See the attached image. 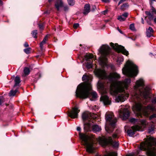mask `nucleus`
<instances>
[{
  "instance_id": "1",
  "label": "nucleus",
  "mask_w": 156,
  "mask_h": 156,
  "mask_svg": "<svg viewBox=\"0 0 156 156\" xmlns=\"http://www.w3.org/2000/svg\"><path fill=\"white\" fill-rule=\"evenodd\" d=\"M94 72L98 77L102 79H106L109 81L110 92L111 95L116 96L118 93H122L116 97V101L123 102L128 98L129 94L125 90L127 89L131 82L130 78L126 79L124 81H117L116 80L119 79L120 76L116 73H111L107 76L105 70L101 69H96Z\"/></svg>"
},
{
  "instance_id": "2",
  "label": "nucleus",
  "mask_w": 156,
  "mask_h": 156,
  "mask_svg": "<svg viewBox=\"0 0 156 156\" xmlns=\"http://www.w3.org/2000/svg\"><path fill=\"white\" fill-rule=\"evenodd\" d=\"M144 81L140 78L136 81L134 87L135 92L132 95V101L135 104L136 110L141 116V112L144 115L148 116L150 114L156 111V108L154 104L156 103V97H154L151 100L152 104L147 107H143L141 98L146 99L148 97L149 88L147 87H144Z\"/></svg>"
},
{
  "instance_id": "3",
  "label": "nucleus",
  "mask_w": 156,
  "mask_h": 156,
  "mask_svg": "<svg viewBox=\"0 0 156 156\" xmlns=\"http://www.w3.org/2000/svg\"><path fill=\"white\" fill-rule=\"evenodd\" d=\"M82 79L83 81H85L78 86L76 92V96L80 98H86L90 96L91 97L90 100H94L97 98L98 95L94 91L90 92L92 90L91 79L86 75H83Z\"/></svg>"
},
{
  "instance_id": "4",
  "label": "nucleus",
  "mask_w": 156,
  "mask_h": 156,
  "mask_svg": "<svg viewBox=\"0 0 156 156\" xmlns=\"http://www.w3.org/2000/svg\"><path fill=\"white\" fill-rule=\"evenodd\" d=\"M140 149L146 151L148 156H156V140L150 137L140 144Z\"/></svg>"
},
{
  "instance_id": "5",
  "label": "nucleus",
  "mask_w": 156,
  "mask_h": 156,
  "mask_svg": "<svg viewBox=\"0 0 156 156\" xmlns=\"http://www.w3.org/2000/svg\"><path fill=\"white\" fill-rule=\"evenodd\" d=\"M121 131L119 129H117L115 133L112 135V138L109 136L106 138L105 136L99 137L98 139V141L100 144L102 146H105L110 144L114 147H118L119 145L118 143L114 140L115 139L118 138L121 133Z\"/></svg>"
},
{
  "instance_id": "6",
  "label": "nucleus",
  "mask_w": 156,
  "mask_h": 156,
  "mask_svg": "<svg viewBox=\"0 0 156 156\" xmlns=\"http://www.w3.org/2000/svg\"><path fill=\"white\" fill-rule=\"evenodd\" d=\"M81 129L80 127L77 128L78 131H80ZM79 136L82 140V144L86 147V151L89 153H94V143L91 137L86 134L81 133L80 132L79 133Z\"/></svg>"
},
{
  "instance_id": "7",
  "label": "nucleus",
  "mask_w": 156,
  "mask_h": 156,
  "mask_svg": "<svg viewBox=\"0 0 156 156\" xmlns=\"http://www.w3.org/2000/svg\"><path fill=\"white\" fill-rule=\"evenodd\" d=\"M123 73L128 76L133 77L138 73L137 67L132 61H128L122 69Z\"/></svg>"
},
{
  "instance_id": "8",
  "label": "nucleus",
  "mask_w": 156,
  "mask_h": 156,
  "mask_svg": "<svg viewBox=\"0 0 156 156\" xmlns=\"http://www.w3.org/2000/svg\"><path fill=\"white\" fill-rule=\"evenodd\" d=\"M105 119L107 122L109 123V125H106L105 130L108 133H111L113 132L115 128L117 119L114 117L113 113L112 112L107 113L105 115Z\"/></svg>"
},
{
  "instance_id": "9",
  "label": "nucleus",
  "mask_w": 156,
  "mask_h": 156,
  "mask_svg": "<svg viewBox=\"0 0 156 156\" xmlns=\"http://www.w3.org/2000/svg\"><path fill=\"white\" fill-rule=\"evenodd\" d=\"M110 51V48L108 45H103L99 49V52L101 54L100 60L102 63H104L107 61Z\"/></svg>"
},
{
  "instance_id": "10",
  "label": "nucleus",
  "mask_w": 156,
  "mask_h": 156,
  "mask_svg": "<svg viewBox=\"0 0 156 156\" xmlns=\"http://www.w3.org/2000/svg\"><path fill=\"white\" fill-rule=\"evenodd\" d=\"M110 45L118 52H121L122 54L126 56L128 55L129 52L125 49L124 47L119 45L117 44H114L112 42L110 43Z\"/></svg>"
},
{
  "instance_id": "11",
  "label": "nucleus",
  "mask_w": 156,
  "mask_h": 156,
  "mask_svg": "<svg viewBox=\"0 0 156 156\" xmlns=\"http://www.w3.org/2000/svg\"><path fill=\"white\" fill-rule=\"evenodd\" d=\"M93 57L94 56L91 54L87 53L85 55L84 58L85 60L87 61H89L86 63V67L87 68L90 69L92 68V64L93 62L92 59Z\"/></svg>"
},
{
  "instance_id": "12",
  "label": "nucleus",
  "mask_w": 156,
  "mask_h": 156,
  "mask_svg": "<svg viewBox=\"0 0 156 156\" xmlns=\"http://www.w3.org/2000/svg\"><path fill=\"white\" fill-rule=\"evenodd\" d=\"M55 6L58 11L59 10L60 8L61 7L64 8V10L65 11H68L69 9L67 5H64L62 0H57L55 4Z\"/></svg>"
},
{
  "instance_id": "13",
  "label": "nucleus",
  "mask_w": 156,
  "mask_h": 156,
  "mask_svg": "<svg viewBox=\"0 0 156 156\" xmlns=\"http://www.w3.org/2000/svg\"><path fill=\"white\" fill-rule=\"evenodd\" d=\"M80 112V110L78 109L76 107L73 108L72 110L68 112V115L69 117L72 119L77 118L78 113Z\"/></svg>"
},
{
  "instance_id": "14",
  "label": "nucleus",
  "mask_w": 156,
  "mask_h": 156,
  "mask_svg": "<svg viewBox=\"0 0 156 156\" xmlns=\"http://www.w3.org/2000/svg\"><path fill=\"white\" fill-rule=\"evenodd\" d=\"M119 114L120 117L123 120H126L128 119L130 115L129 112L127 108H124L120 110Z\"/></svg>"
},
{
  "instance_id": "15",
  "label": "nucleus",
  "mask_w": 156,
  "mask_h": 156,
  "mask_svg": "<svg viewBox=\"0 0 156 156\" xmlns=\"http://www.w3.org/2000/svg\"><path fill=\"white\" fill-rule=\"evenodd\" d=\"M142 130L141 127L137 125L132 126L131 129L128 130L127 133L129 136H132L135 134V132L136 131Z\"/></svg>"
},
{
  "instance_id": "16",
  "label": "nucleus",
  "mask_w": 156,
  "mask_h": 156,
  "mask_svg": "<svg viewBox=\"0 0 156 156\" xmlns=\"http://www.w3.org/2000/svg\"><path fill=\"white\" fill-rule=\"evenodd\" d=\"M129 121L133 123H136L140 122L144 127H145L147 124L146 121L144 120H139L138 119L132 118L130 119Z\"/></svg>"
},
{
  "instance_id": "17",
  "label": "nucleus",
  "mask_w": 156,
  "mask_h": 156,
  "mask_svg": "<svg viewBox=\"0 0 156 156\" xmlns=\"http://www.w3.org/2000/svg\"><path fill=\"white\" fill-rule=\"evenodd\" d=\"M101 100L103 101L105 105H108L111 104V101L108 96L105 95L101 98Z\"/></svg>"
},
{
  "instance_id": "18",
  "label": "nucleus",
  "mask_w": 156,
  "mask_h": 156,
  "mask_svg": "<svg viewBox=\"0 0 156 156\" xmlns=\"http://www.w3.org/2000/svg\"><path fill=\"white\" fill-rule=\"evenodd\" d=\"M91 118H92V117L90 113L84 112L82 115V119L83 121L87 120L90 121Z\"/></svg>"
},
{
  "instance_id": "19",
  "label": "nucleus",
  "mask_w": 156,
  "mask_h": 156,
  "mask_svg": "<svg viewBox=\"0 0 156 156\" xmlns=\"http://www.w3.org/2000/svg\"><path fill=\"white\" fill-rule=\"evenodd\" d=\"M98 88L103 93H105L106 92V89L105 88L104 84L100 81H99L98 83Z\"/></svg>"
},
{
  "instance_id": "20",
  "label": "nucleus",
  "mask_w": 156,
  "mask_h": 156,
  "mask_svg": "<svg viewBox=\"0 0 156 156\" xmlns=\"http://www.w3.org/2000/svg\"><path fill=\"white\" fill-rule=\"evenodd\" d=\"M128 15V13L127 12H125L122 15L119 16L118 17L117 19L120 21H124L127 17Z\"/></svg>"
},
{
  "instance_id": "21",
  "label": "nucleus",
  "mask_w": 156,
  "mask_h": 156,
  "mask_svg": "<svg viewBox=\"0 0 156 156\" xmlns=\"http://www.w3.org/2000/svg\"><path fill=\"white\" fill-rule=\"evenodd\" d=\"M14 81L15 83L14 85V88L16 87H17L19 88L20 86V83L21 82L20 78L18 76H16L14 79Z\"/></svg>"
},
{
  "instance_id": "22",
  "label": "nucleus",
  "mask_w": 156,
  "mask_h": 156,
  "mask_svg": "<svg viewBox=\"0 0 156 156\" xmlns=\"http://www.w3.org/2000/svg\"><path fill=\"white\" fill-rule=\"evenodd\" d=\"M154 31L152 28L149 27L148 29L147 30L146 34L148 37H150L153 36Z\"/></svg>"
},
{
  "instance_id": "23",
  "label": "nucleus",
  "mask_w": 156,
  "mask_h": 156,
  "mask_svg": "<svg viewBox=\"0 0 156 156\" xmlns=\"http://www.w3.org/2000/svg\"><path fill=\"white\" fill-rule=\"evenodd\" d=\"M90 6L89 4H86L84 7L83 13L85 15L87 14L90 11Z\"/></svg>"
},
{
  "instance_id": "24",
  "label": "nucleus",
  "mask_w": 156,
  "mask_h": 156,
  "mask_svg": "<svg viewBox=\"0 0 156 156\" xmlns=\"http://www.w3.org/2000/svg\"><path fill=\"white\" fill-rule=\"evenodd\" d=\"M91 126V124L89 122L84 124V129L85 131L86 132H88L90 131Z\"/></svg>"
},
{
  "instance_id": "25",
  "label": "nucleus",
  "mask_w": 156,
  "mask_h": 156,
  "mask_svg": "<svg viewBox=\"0 0 156 156\" xmlns=\"http://www.w3.org/2000/svg\"><path fill=\"white\" fill-rule=\"evenodd\" d=\"M101 127L98 125H94L92 126V130L94 132H98L101 131Z\"/></svg>"
},
{
  "instance_id": "26",
  "label": "nucleus",
  "mask_w": 156,
  "mask_h": 156,
  "mask_svg": "<svg viewBox=\"0 0 156 156\" xmlns=\"http://www.w3.org/2000/svg\"><path fill=\"white\" fill-rule=\"evenodd\" d=\"M145 13L148 17L150 21H151L154 19V15L153 13L149 11H146Z\"/></svg>"
},
{
  "instance_id": "27",
  "label": "nucleus",
  "mask_w": 156,
  "mask_h": 156,
  "mask_svg": "<svg viewBox=\"0 0 156 156\" xmlns=\"http://www.w3.org/2000/svg\"><path fill=\"white\" fill-rule=\"evenodd\" d=\"M18 88L17 87V88L16 89L14 90H11L9 94V96H15L16 93H17L18 91Z\"/></svg>"
},
{
  "instance_id": "28",
  "label": "nucleus",
  "mask_w": 156,
  "mask_h": 156,
  "mask_svg": "<svg viewBox=\"0 0 156 156\" xmlns=\"http://www.w3.org/2000/svg\"><path fill=\"white\" fill-rule=\"evenodd\" d=\"M24 74L25 76L28 75L30 73V70L27 67H25L23 70Z\"/></svg>"
},
{
  "instance_id": "29",
  "label": "nucleus",
  "mask_w": 156,
  "mask_h": 156,
  "mask_svg": "<svg viewBox=\"0 0 156 156\" xmlns=\"http://www.w3.org/2000/svg\"><path fill=\"white\" fill-rule=\"evenodd\" d=\"M37 30H34L32 32L31 34L32 36L34 38H37Z\"/></svg>"
},
{
  "instance_id": "30",
  "label": "nucleus",
  "mask_w": 156,
  "mask_h": 156,
  "mask_svg": "<svg viewBox=\"0 0 156 156\" xmlns=\"http://www.w3.org/2000/svg\"><path fill=\"white\" fill-rule=\"evenodd\" d=\"M69 5L70 6H73L74 5L75 2L74 0H67Z\"/></svg>"
},
{
  "instance_id": "31",
  "label": "nucleus",
  "mask_w": 156,
  "mask_h": 156,
  "mask_svg": "<svg viewBox=\"0 0 156 156\" xmlns=\"http://www.w3.org/2000/svg\"><path fill=\"white\" fill-rule=\"evenodd\" d=\"M123 61V58H118L117 59V62L118 65H120L121 62H122Z\"/></svg>"
},
{
  "instance_id": "32",
  "label": "nucleus",
  "mask_w": 156,
  "mask_h": 156,
  "mask_svg": "<svg viewBox=\"0 0 156 156\" xmlns=\"http://www.w3.org/2000/svg\"><path fill=\"white\" fill-rule=\"evenodd\" d=\"M128 7V3L123 4L121 7V9L122 10H124L126 8Z\"/></svg>"
},
{
  "instance_id": "33",
  "label": "nucleus",
  "mask_w": 156,
  "mask_h": 156,
  "mask_svg": "<svg viewBox=\"0 0 156 156\" xmlns=\"http://www.w3.org/2000/svg\"><path fill=\"white\" fill-rule=\"evenodd\" d=\"M30 50L31 48H28L24 49L23 51L26 53L29 54L30 53Z\"/></svg>"
},
{
  "instance_id": "34",
  "label": "nucleus",
  "mask_w": 156,
  "mask_h": 156,
  "mask_svg": "<svg viewBox=\"0 0 156 156\" xmlns=\"http://www.w3.org/2000/svg\"><path fill=\"white\" fill-rule=\"evenodd\" d=\"M46 43V42L42 41L40 44V47L41 50H42L43 48V45Z\"/></svg>"
},
{
  "instance_id": "35",
  "label": "nucleus",
  "mask_w": 156,
  "mask_h": 156,
  "mask_svg": "<svg viewBox=\"0 0 156 156\" xmlns=\"http://www.w3.org/2000/svg\"><path fill=\"white\" fill-rule=\"evenodd\" d=\"M129 28L130 30H135L134 25L133 23H132L130 25Z\"/></svg>"
},
{
  "instance_id": "36",
  "label": "nucleus",
  "mask_w": 156,
  "mask_h": 156,
  "mask_svg": "<svg viewBox=\"0 0 156 156\" xmlns=\"http://www.w3.org/2000/svg\"><path fill=\"white\" fill-rule=\"evenodd\" d=\"M49 35H47L43 39V41L46 42V41L48 40Z\"/></svg>"
},
{
  "instance_id": "37",
  "label": "nucleus",
  "mask_w": 156,
  "mask_h": 156,
  "mask_svg": "<svg viewBox=\"0 0 156 156\" xmlns=\"http://www.w3.org/2000/svg\"><path fill=\"white\" fill-rule=\"evenodd\" d=\"M49 35H47L43 39V41L46 42V41L48 40Z\"/></svg>"
},
{
  "instance_id": "38",
  "label": "nucleus",
  "mask_w": 156,
  "mask_h": 156,
  "mask_svg": "<svg viewBox=\"0 0 156 156\" xmlns=\"http://www.w3.org/2000/svg\"><path fill=\"white\" fill-rule=\"evenodd\" d=\"M151 10L152 12H153L156 14V10L155 9L153 6H151Z\"/></svg>"
},
{
  "instance_id": "39",
  "label": "nucleus",
  "mask_w": 156,
  "mask_h": 156,
  "mask_svg": "<svg viewBox=\"0 0 156 156\" xmlns=\"http://www.w3.org/2000/svg\"><path fill=\"white\" fill-rule=\"evenodd\" d=\"M79 26V25L78 23H74L73 24V27L75 29H76Z\"/></svg>"
},
{
  "instance_id": "40",
  "label": "nucleus",
  "mask_w": 156,
  "mask_h": 156,
  "mask_svg": "<svg viewBox=\"0 0 156 156\" xmlns=\"http://www.w3.org/2000/svg\"><path fill=\"white\" fill-rule=\"evenodd\" d=\"M156 118V114H153L151 115L150 117V119H152V118Z\"/></svg>"
},
{
  "instance_id": "41",
  "label": "nucleus",
  "mask_w": 156,
  "mask_h": 156,
  "mask_svg": "<svg viewBox=\"0 0 156 156\" xmlns=\"http://www.w3.org/2000/svg\"><path fill=\"white\" fill-rule=\"evenodd\" d=\"M4 102L3 98L1 97L0 98V105H1Z\"/></svg>"
},
{
  "instance_id": "42",
  "label": "nucleus",
  "mask_w": 156,
  "mask_h": 156,
  "mask_svg": "<svg viewBox=\"0 0 156 156\" xmlns=\"http://www.w3.org/2000/svg\"><path fill=\"white\" fill-rule=\"evenodd\" d=\"M38 27L41 30H43V29L44 27L43 26L42 24H39L38 25Z\"/></svg>"
},
{
  "instance_id": "43",
  "label": "nucleus",
  "mask_w": 156,
  "mask_h": 156,
  "mask_svg": "<svg viewBox=\"0 0 156 156\" xmlns=\"http://www.w3.org/2000/svg\"><path fill=\"white\" fill-rule=\"evenodd\" d=\"M150 0V6L151 7V6H153L152 4L153 3V2L155 1V0H154V1H153V0L152 1V0Z\"/></svg>"
},
{
  "instance_id": "44",
  "label": "nucleus",
  "mask_w": 156,
  "mask_h": 156,
  "mask_svg": "<svg viewBox=\"0 0 156 156\" xmlns=\"http://www.w3.org/2000/svg\"><path fill=\"white\" fill-rule=\"evenodd\" d=\"M126 0H120L119 2L118 3V5H119L120 4L124 2L125 1H126Z\"/></svg>"
},
{
  "instance_id": "45",
  "label": "nucleus",
  "mask_w": 156,
  "mask_h": 156,
  "mask_svg": "<svg viewBox=\"0 0 156 156\" xmlns=\"http://www.w3.org/2000/svg\"><path fill=\"white\" fill-rule=\"evenodd\" d=\"M24 46L26 48L28 47L29 46V44H28V43L27 42H25V44H24Z\"/></svg>"
},
{
  "instance_id": "46",
  "label": "nucleus",
  "mask_w": 156,
  "mask_h": 156,
  "mask_svg": "<svg viewBox=\"0 0 156 156\" xmlns=\"http://www.w3.org/2000/svg\"><path fill=\"white\" fill-rule=\"evenodd\" d=\"M101 1L105 3H108L110 2V0H101Z\"/></svg>"
},
{
  "instance_id": "47",
  "label": "nucleus",
  "mask_w": 156,
  "mask_h": 156,
  "mask_svg": "<svg viewBox=\"0 0 156 156\" xmlns=\"http://www.w3.org/2000/svg\"><path fill=\"white\" fill-rule=\"evenodd\" d=\"M154 130V129L153 128H151V129H149V133H151V132L153 131Z\"/></svg>"
},
{
  "instance_id": "48",
  "label": "nucleus",
  "mask_w": 156,
  "mask_h": 156,
  "mask_svg": "<svg viewBox=\"0 0 156 156\" xmlns=\"http://www.w3.org/2000/svg\"><path fill=\"white\" fill-rule=\"evenodd\" d=\"M107 12H108V10H105L104 11L102 12V13L103 14H104L105 15V14L106 13H107Z\"/></svg>"
},
{
  "instance_id": "49",
  "label": "nucleus",
  "mask_w": 156,
  "mask_h": 156,
  "mask_svg": "<svg viewBox=\"0 0 156 156\" xmlns=\"http://www.w3.org/2000/svg\"><path fill=\"white\" fill-rule=\"evenodd\" d=\"M117 29H118V30L119 31L121 34H122V31L119 29V27H118L117 28Z\"/></svg>"
},
{
  "instance_id": "50",
  "label": "nucleus",
  "mask_w": 156,
  "mask_h": 156,
  "mask_svg": "<svg viewBox=\"0 0 156 156\" xmlns=\"http://www.w3.org/2000/svg\"><path fill=\"white\" fill-rule=\"evenodd\" d=\"M3 2L1 0H0V5H3Z\"/></svg>"
},
{
  "instance_id": "51",
  "label": "nucleus",
  "mask_w": 156,
  "mask_h": 156,
  "mask_svg": "<svg viewBox=\"0 0 156 156\" xmlns=\"http://www.w3.org/2000/svg\"><path fill=\"white\" fill-rule=\"evenodd\" d=\"M141 20H142V23L144 24V21L143 18H141Z\"/></svg>"
},
{
  "instance_id": "52",
  "label": "nucleus",
  "mask_w": 156,
  "mask_h": 156,
  "mask_svg": "<svg viewBox=\"0 0 156 156\" xmlns=\"http://www.w3.org/2000/svg\"><path fill=\"white\" fill-rule=\"evenodd\" d=\"M154 22L156 23V17H155L154 19H153Z\"/></svg>"
},
{
  "instance_id": "53",
  "label": "nucleus",
  "mask_w": 156,
  "mask_h": 156,
  "mask_svg": "<svg viewBox=\"0 0 156 156\" xmlns=\"http://www.w3.org/2000/svg\"><path fill=\"white\" fill-rule=\"evenodd\" d=\"M54 0H48V2L49 3H51L52 1H53Z\"/></svg>"
},
{
  "instance_id": "54",
  "label": "nucleus",
  "mask_w": 156,
  "mask_h": 156,
  "mask_svg": "<svg viewBox=\"0 0 156 156\" xmlns=\"http://www.w3.org/2000/svg\"><path fill=\"white\" fill-rule=\"evenodd\" d=\"M147 23L149 24H151V22L149 21H147Z\"/></svg>"
},
{
  "instance_id": "55",
  "label": "nucleus",
  "mask_w": 156,
  "mask_h": 156,
  "mask_svg": "<svg viewBox=\"0 0 156 156\" xmlns=\"http://www.w3.org/2000/svg\"><path fill=\"white\" fill-rule=\"evenodd\" d=\"M114 0V1H118V0Z\"/></svg>"
}]
</instances>
